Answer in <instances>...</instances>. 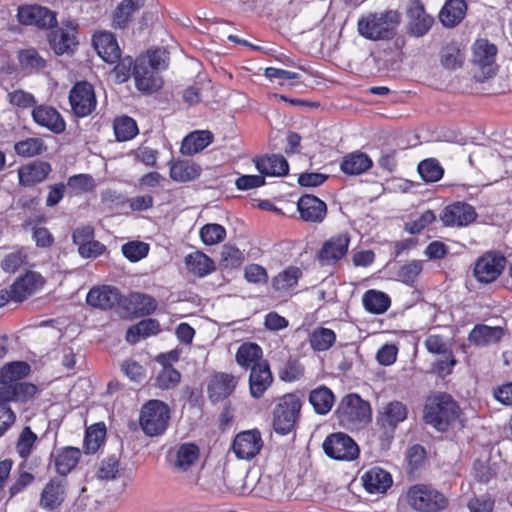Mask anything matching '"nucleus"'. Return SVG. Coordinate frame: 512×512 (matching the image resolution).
I'll return each instance as SVG.
<instances>
[{"label": "nucleus", "instance_id": "obj_1", "mask_svg": "<svg viewBox=\"0 0 512 512\" xmlns=\"http://www.w3.org/2000/svg\"><path fill=\"white\" fill-rule=\"evenodd\" d=\"M31 371L30 365L23 361L6 364L0 369V400L26 402L37 393L36 385L21 382Z\"/></svg>", "mask_w": 512, "mask_h": 512}, {"label": "nucleus", "instance_id": "obj_2", "mask_svg": "<svg viewBox=\"0 0 512 512\" xmlns=\"http://www.w3.org/2000/svg\"><path fill=\"white\" fill-rule=\"evenodd\" d=\"M401 14L396 10L369 13L362 16L357 23L359 34L371 41L391 40L397 34Z\"/></svg>", "mask_w": 512, "mask_h": 512}, {"label": "nucleus", "instance_id": "obj_3", "mask_svg": "<svg viewBox=\"0 0 512 512\" xmlns=\"http://www.w3.org/2000/svg\"><path fill=\"white\" fill-rule=\"evenodd\" d=\"M339 424L348 430H359L372 419L371 406L357 394L344 396L335 411Z\"/></svg>", "mask_w": 512, "mask_h": 512}, {"label": "nucleus", "instance_id": "obj_4", "mask_svg": "<svg viewBox=\"0 0 512 512\" xmlns=\"http://www.w3.org/2000/svg\"><path fill=\"white\" fill-rule=\"evenodd\" d=\"M170 420V407L161 400L151 399L141 407L139 425L148 437H158L164 434L169 427Z\"/></svg>", "mask_w": 512, "mask_h": 512}, {"label": "nucleus", "instance_id": "obj_5", "mask_svg": "<svg viewBox=\"0 0 512 512\" xmlns=\"http://www.w3.org/2000/svg\"><path fill=\"white\" fill-rule=\"evenodd\" d=\"M407 503L418 512H441L449 505L448 498L430 484H415L406 494Z\"/></svg>", "mask_w": 512, "mask_h": 512}, {"label": "nucleus", "instance_id": "obj_6", "mask_svg": "<svg viewBox=\"0 0 512 512\" xmlns=\"http://www.w3.org/2000/svg\"><path fill=\"white\" fill-rule=\"evenodd\" d=\"M458 405L448 394L434 396L425 406L424 421L438 431H446L457 417Z\"/></svg>", "mask_w": 512, "mask_h": 512}, {"label": "nucleus", "instance_id": "obj_7", "mask_svg": "<svg viewBox=\"0 0 512 512\" xmlns=\"http://www.w3.org/2000/svg\"><path fill=\"white\" fill-rule=\"evenodd\" d=\"M301 406V400L295 394H286L279 399L273 411V428L276 433L286 435L294 430Z\"/></svg>", "mask_w": 512, "mask_h": 512}, {"label": "nucleus", "instance_id": "obj_8", "mask_svg": "<svg viewBox=\"0 0 512 512\" xmlns=\"http://www.w3.org/2000/svg\"><path fill=\"white\" fill-rule=\"evenodd\" d=\"M322 447L328 457L339 461H353L360 452L357 443L343 432L328 435Z\"/></svg>", "mask_w": 512, "mask_h": 512}, {"label": "nucleus", "instance_id": "obj_9", "mask_svg": "<svg viewBox=\"0 0 512 512\" xmlns=\"http://www.w3.org/2000/svg\"><path fill=\"white\" fill-rule=\"evenodd\" d=\"M507 260L500 252L489 251L478 258L474 267V276L481 283L494 282L505 269Z\"/></svg>", "mask_w": 512, "mask_h": 512}, {"label": "nucleus", "instance_id": "obj_10", "mask_svg": "<svg viewBox=\"0 0 512 512\" xmlns=\"http://www.w3.org/2000/svg\"><path fill=\"white\" fill-rule=\"evenodd\" d=\"M69 102L77 117L90 115L97 106L94 87L86 81L77 82L70 90Z\"/></svg>", "mask_w": 512, "mask_h": 512}, {"label": "nucleus", "instance_id": "obj_11", "mask_svg": "<svg viewBox=\"0 0 512 512\" xmlns=\"http://www.w3.org/2000/svg\"><path fill=\"white\" fill-rule=\"evenodd\" d=\"M18 20L23 25H35L39 28H52L57 24L56 13L40 5L20 6Z\"/></svg>", "mask_w": 512, "mask_h": 512}, {"label": "nucleus", "instance_id": "obj_12", "mask_svg": "<svg viewBox=\"0 0 512 512\" xmlns=\"http://www.w3.org/2000/svg\"><path fill=\"white\" fill-rule=\"evenodd\" d=\"M496 54L497 47L486 39H479L475 42L472 62L481 69L484 79L491 78L496 73Z\"/></svg>", "mask_w": 512, "mask_h": 512}, {"label": "nucleus", "instance_id": "obj_13", "mask_svg": "<svg viewBox=\"0 0 512 512\" xmlns=\"http://www.w3.org/2000/svg\"><path fill=\"white\" fill-rule=\"evenodd\" d=\"M263 447L261 433L257 430L243 431L233 441V451L239 459L251 460Z\"/></svg>", "mask_w": 512, "mask_h": 512}, {"label": "nucleus", "instance_id": "obj_14", "mask_svg": "<svg viewBox=\"0 0 512 512\" xmlns=\"http://www.w3.org/2000/svg\"><path fill=\"white\" fill-rule=\"evenodd\" d=\"M66 494V480L52 478L45 484L40 494L39 506L47 512H53L65 501Z\"/></svg>", "mask_w": 512, "mask_h": 512}, {"label": "nucleus", "instance_id": "obj_15", "mask_svg": "<svg viewBox=\"0 0 512 512\" xmlns=\"http://www.w3.org/2000/svg\"><path fill=\"white\" fill-rule=\"evenodd\" d=\"M408 30L415 37H422L431 29L434 18L425 11L421 0H412L407 9Z\"/></svg>", "mask_w": 512, "mask_h": 512}, {"label": "nucleus", "instance_id": "obj_16", "mask_svg": "<svg viewBox=\"0 0 512 512\" xmlns=\"http://www.w3.org/2000/svg\"><path fill=\"white\" fill-rule=\"evenodd\" d=\"M476 218L474 207L465 202H454L446 206L440 215V220L445 226H467Z\"/></svg>", "mask_w": 512, "mask_h": 512}, {"label": "nucleus", "instance_id": "obj_17", "mask_svg": "<svg viewBox=\"0 0 512 512\" xmlns=\"http://www.w3.org/2000/svg\"><path fill=\"white\" fill-rule=\"evenodd\" d=\"M349 242L350 238L346 233L325 241L317 256L321 266L331 265L342 259L348 251Z\"/></svg>", "mask_w": 512, "mask_h": 512}, {"label": "nucleus", "instance_id": "obj_18", "mask_svg": "<svg viewBox=\"0 0 512 512\" xmlns=\"http://www.w3.org/2000/svg\"><path fill=\"white\" fill-rule=\"evenodd\" d=\"M122 301V295L118 288L103 285L93 287L87 294L86 302L93 308L109 310L119 305Z\"/></svg>", "mask_w": 512, "mask_h": 512}, {"label": "nucleus", "instance_id": "obj_19", "mask_svg": "<svg viewBox=\"0 0 512 512\" xmlns=\"http://www.w3.org/2000/svg\"><path fill=\"white\" fill-rule=\"evenodd\" d=\"M33 120L54 134H61L66 129V123L61 114L52 106L38 105L32 110Z\"/></svg>", "mask_w": 512, "mask_h": 512}, {"label": "nucleus", "instance_id": "obj_20", "mask_svg": "<svg viewBox=\"0 0 512 512\" xmlns=\"http://www.w3.org/2000/svg\"><path fill=\"white\" fill-rule=\"evenodd\" d=\"M297 209L302 220L306 222L320 223L327 214V205L318 197L305 194L297 202Z\"/></svg>", "mask_w": 512, "mask_h": 512}, {"label": "nucleus", "instance_id": "obj_21", "mask_svg": "<svg viewBox=\"0 0 512 512\" xmlns=\"http://www.w3.org/2000/svg\"><path fill=\"white\" fill-rule=\"evenodd\" d=\"M92 43L97 54L107 63L114 64L119 60L121 50L116 37L111 32L95 33Z\"/></svg>", "mask_w": 512, "mask_h": 512}, {"label": "nucleus", "instance_id": "obj_22", "mask_svg": "<svg viewBox=\"0 0 512 512\" xmlns=\"http://www.w3.org/2000/svg\"><path fill=\"white\" fill-rule=\"evenodd\" d=\"M237 385L236 378L228 373L214 374L207 387L209 399L212 402H219L228 398L235 390Z\"/></svg>", "mask_w": 512, "mask_h": 512}, {"label": "nucleus", "instance_id": "obj_23", "mask_svg": "<svg viewBox=\"0 0 512 512\" xmlns=\"http://www.w3.org/2000/svg\"><path fill=\"white\" fill-rule=\"evenodd\" d=\"M133 76L136 87L143 92H154L161 88L162 81L157 75V70L145 64V61H135Z\"/></svg>", "mask_w": 512, "mask_h": 512}, {"label": "nucleus", "instance_id": "obj_24", "mask_svg": "<svg viewBox=\"0 0 512 512\" xmlns=\"http://www.w3.org/2000/svg\"><path fill=\"white\" fill-rule=\"evenodd\" d=\"M273 376L268 362H260L251 369L249 376V388L252 397L258 399L270 387Z\"/></svg>", "mask_w": 512, "mask_h": 512}, {"label": "nucleus", "instance_id": "obj_25", "mask_svg": "<svg viewBox=\"0 0 512 512\" xmlns=\"http://www.w3.org/2000/svg\"><path fill=\"white\" fill-rule=\"evenodd\" d=\"M44 283L45 280L42 275L35 271H29L24 276L19 277L12 284L15 302H23L38 288L42 287Z\"/></svg>", "mask_w": 512, "mask_h": 512}, {"label": "nucleus", "instance_id": "obj_26", "mask_svg": "<svg viewBox=\"0 0 512 512\" xmlns=\"http://www.w3.org/2000/svg\"><path fill=\"white\" fill-rule=\"evenodd\" d=\"M52 167L46 161H34L18 170L19 183L22 186H33L43 182L51 173Z\"/></svg>", "mask_w": 512, "mask_h": 512}, {"label": "nucleus", "instance_id": "obj_27", "mask_svg": "<svg viewBox=\"0 0 512 512\" xmlns=\"http://www.w3.org/2000/svg\"><path fill=\"white\" fill-rule=\"evenodd\" d=\"M254 162L257 170L263 176H284L289 171L288 162L281 154L256 157Z\"/></svg>", "mask_w": 512, "mask_h": 512}, {"label": "nucleus", "instance_id": "obj_28", "mask_svg": "<svg viewBox=\"0 0 512 512\" xmlns=\"http://www.w3.org/2000/svg\"><path fill=\"white\" fill-rule=\"evenodd\" d=\"M363 486L369 493H384L392 485L390 473L379 467H373L362 476Z\"/></svg>", "mask_w": 512, "mask_h": 512}, {"label": "nucleus", "instance_id": "obj_29", "mask_svg": "<svg viewBox=\"0 0 512 512\" xmlns=\"http://www.w3.org/2000/svg\"><path fill=\"white\" fill-rule=\"evenodd\" d=\"M251 492L265 499H279L283 494L281 481L270 474H261Z\"/></svg>", "mask_w": 512, "mask_h": 512}, {"label": "nucleus", "instance_id": "obj_30", "mask_svg": "<svg viewBox=\"0 0 512 512\" xmlns=\"http://www.w3.org/2000/svg\"><path fill=\"white\" fill-rule=\"evenodd\" d=\"M50 47L57 55L72 53L76 48L78 41L76 34L66 31L64 28L52 30L49 34Z\"/></svg>", "mask_w": 512, "mask_h": 512}, {"label": "nucleus", "instance_id": "obj_31", "mask_svg": "<svg viewBox=\"0 0 512 512\" xmlns=\"http://www.w3.org/2000/svg\"><path fill=\"white\" fill-rule=\"evenodd\" d=\"M53 456L56 471L60 475L66 476L77 466L81 451L78 448L68 446L58 449Z\"/></svg>", "mask_w": 512, "mask_h": 512}, {"label": "nucleus", "instance_id": "obj_32", "mask_svg": "<svg viewBox=\"0 0 512 512\" xmlns=\"http://www.w3.org/2000/svg\"><path fill=\"white\" fill-rule=\"evenodd\" d=\"M503 336L501 327L487 326L485 324H477L470 331L468 340L476 346H487L491 343L499 342Z\"/></svg>", "mask_w": 512, "mask_h": 512}, {"label": "nucleus", "instance_id": "obj_33", "mask_svg": "<svg viewBox=\"0 0 512 512\" xmlns=\"http://www.w3.org/2000/svg\"><path fill=\"white\" fill-rule=\"evenodd\" d=\"M467 5L465 0H448L439 13V19L445 27H455L465 17Z\"/></svg>", "mask_w": 512, "mask_h": 512}, {"label": "nucleus", "instance_id": "obj_34", "mask_svg": "<svg viewBox=\"0 0 512 512\" xmlns=\"http://www.w3.org/2000/svg\"><path fill=\"white\" fill-rule=\"evenodd\" d=\"M213 141V134L208 130L194 131L182 141L180 151L183 155H194L204 150Z\"/></svg>", "mask_w": 512, "mask_h": 512}, {"label": "nucleus", "instance_id": "obj_35", "mask_svg": "<svg viewBox=\"0 0 512 512\" xmlns=\"http://www.w3.org/2000/svg\"><path fill=\"white\" fill-rule=\"evenodd\" d=\"M372 165L373 162L367 154L356 151L343 157L340 168L347 175H360L369 170Z\"/></svg>", "mask_w": 512, "mask_h": 512}, {"label": "nucleus", "instance_id": "obj_36", "mask_svg": "<svg viewBox=\"0 0 512 512\" xmlns=\"http://www.w3.org/2000/svg\"><path fill=\"white\" fill-rule=\"evenodd\" d=\"M263 351L259 345L252 342H246L239 346L235 359L239 366L248 369L260 364V362H267L262 359Z\"/></svg>", "mask_w": 512, "mask_h": 512}, {"label": "nucleus", "instance_id": "obj_37", "mask_svg": "<svg viewBox=\"0 0 512 512\" xmlns=\"http://www.w3.org/2000/svg\"><path fill=\"white\" fill-rule=\"evenodd\" d=\"M201 167L190 160H176L170 163V177L176 182H188L196 179Z\"/></svg>", "mask_w": 512, "mask_h": 512}, {"label": "nucleus", "instance_id": "obj_38", "mask_svg": "<svg viewBox=\"0 0 512 512\" xmlns=\"http://www.w3.org/2000/svg\"><path fill=\"white\" fill-rule=\"evenodd\" d=\"M187 269L198 277H204L215 270L214 262L205 253L196 251L185 257Z\"/></svg>", "mask_w": 512, "mask_h": 512}, {"label": "nucleus", "instance_id": "obj_39", "mask_svg": "<svg viewBox=\"0 0 512 512\" xmlns=\"http://www.w3.org/2000/svg\"><path fill=\"white\" fill-rule=\"evenodd\" d=\"M159 331V322L156 319L147 318L128 328L126 341L130 344H136L141 338L155 335Z\"/></svg>", "mask_w": 512, "mask_h": 512}, {"label": "nucleus", "instance_id": "obj_40", "mask_svg": "<svg viewBox=\"0 0 512 512\" xmlns=\"http://www.w3.org/2000/svg\"><path fill=\"white\" fill-rule=\"evenodd\" d=\"M362 302L365 309L373 314H383L391 305L389 296L377 290L366 291L363 295Z\"/></svg>", "mask_w": 512, "mask_h": 512}, {"label": "nucleus", "instance_id": "obj_41", "mask_svg": "<svg viewBox=\"0 0 512 512\" xmlns=\"http://www.w3.org/2000/svg\"><path fill=\"white\" fill-rule=\"evenodd\" d=\"M406 417V406L402 402L393 401L384 407V411L379 421H381L382 426L389 427L393 430L400 422L404 421Z\"/></svg>", "mask_w": 512, "mask_h": 512}, {"label": "nucleus", "instance_id": "obj_42", "mask_svg": "<svg viewBox=\"0 0 512 512\" xmlns=\"http://www.w3.org/2000/svg\"><path fill=\"white\" fill-rule=\"evenodd\" d=\"M143 6L140 0H123L116 7L113 15V25L116 28H125L132 15Z\"/></svg>", "mask_w": 512, "mask_h": 512}, {"label": "nucleus", "instance_id": "obj_43", "mask_svg": "<svg viewBox=\"0 0 512 512\" xmlns=\"http://www.w3.org/2000/svg\"><path fill=\"white\" fill-rule=\"evenodd\" d=\"M309 402L313 406L316 413L325 415L331 410L333 406L334 395L329 388L322 386L310 392Z\"/></svg>", "mask_w": 512, "mask_h": 512}, {"label": "nucleus", "instance_id": "obj_44", "mask_svg": "<svg viewBox=\"0 0 512 512\" xmlns=\"http://www.w3.org/2000/svg\"><path fill=\"white\" fill-rule=\"evenodd\" d=\"M129 309L139 316H146L153 313L157 307L156 300L147 294L134 292L128 299Z\"/></svg>", "mask_w": 512, "mask_h": 512}, {"label": "nucleus", "instance_id": "obj_45", "mask_svg": "<svg viewBox=\"0 0 512 512\" xmlns=\"http://www.w3.org/2000/svg\"><path fill=\"white\" fill-rule=\"evenodd\" d=\"M441 65L449 70H455L462 67L464 62V53L457 43L452 42L445 45L440 52Z\"/></svg>", "mask_w": 512, "mask_h": 512}, {"label": "nucleus", "instance_id": "obj_46", "mask_svg": "<svg viewBox=\"0 0 512 512\" xmlns=\"http://www.w3.org/2000/svg\"><path fill=\"white\" fill-rule=\"evenodd\" d=\"M115 137L118 141H128L138 134L136 121L129 116L117 117L113 124Z\"/></svg>", "mask_w": 512, "mask_h": 512}, {"label": "nucleus", "instance_id": "obj_47", "mask_svg": "<svg viewBox=\"0 0 512 512\" xmlns=\"http://www.w3.org/2000/svg\"><path fill=\"white\" fill-rule=\"evenodd\" d=\"M335 340L334 331L324 327L316 328L309 337L310 345L315 351L328 350L335 343Z\"/></svg>", "mask_w": 512, "mask_h": 512}, {"label": "nucleus", "instance_id": "obj_48", "mask_svg": "<svg viewBox=\"0 0 512 512\" xmlns=\"http://www.w3.org/2000/svg\"><path fill=\"white\" fill-rule=\"evenodd\" d=\"M301 276L302 271L298 267L290 266L274 277L273 288L277 291H286L294 287Z\"/></svg>", "mask_w": 512, "mask_h": 512}, {"label": "nucleus", "instance_id": "obj_49", "mask_svg": "<svg viewBox=\"0 0 512 512\" xmlns=\"http://www.w3.org/2000/svg\"><path fill=\"white\" fill-rule=\"evenodd\" d=\"M47 147L41 138H27L15 143V152L22 157H34L41 155Z\"/></svg>", "mask_w": 512, "mask_h": 512}, {"label": "nucleus", "instance_id": "obj_50", "mask_svg": "<svg viewBox=\"0 0 512 512\" xmlns=\"http://www.w3.org/2000/svg\"><path fill=\"white\" fill-rule=\"evenodd\" d=\"M418 173L425 182H437L444 173V169L434 158L423 160L418 165Z\"/></svg>", "mask_w": 512, "mask_h": 512}, {"label": "nucleus", "instance_id": "obj_51", "mask_svg": "<svg viewBox=\"0 0 512 512\" xmlns=\"http://www.w3.org/2000/svg\"><path fill=\"white\" fill-rule=\"evenodd\" d=\"M106 435L104 424H95L89 427L84 438V448L86 453H95Z\"/></svg>", "mask_w": 512, "mask_h": 512}, {"label": "nucleus", "instance_id": "obj_52", "mask_svg": "<svg viewBox=\"0 0 512 512\" xmlns=\"http://www.w3.org/2000/svg\"><path fill=\"white\" fill-rule=\"evenodd\" d=\"M199 457V448L193 443L182 444L177 451L176 467L187 470Z\"/></svg>", "mask_w": 512, "mask_h": 512}, {"label": "nucleus", "instance_id": "obj_53", "mask_svg": "<svg viewBox=\"0 0 512 512\" xmlns=\"http://www.w3.org/2000/svg\"><path fill=\"white\" fill-rule=\"evenodd\" d=\"M180 379V372L173 368L171 363L164 362L162 370L156 377V386L160 389H172L179 384Z\"/></svg>", "mask_w": 512, "mask_h": 512}, {"label": "nucleus", "instance_id": "obj_54", "mask_svg": "<svg viewBox=\"0 0 512 512\" xmlns=\"http://www.w3.org/2000/svg\"><path fill=\"white\" fill-rule=\"evenodd\" d=\"M200 238L205 245H215L222 242L226 237L225 228L216 223H209L200 229Z\"/></svg>", "mask_w": 512, "mask_h": 512}, {"label": "nucleus", "instance_id": "obj_55", "mask_svg": "<svg viewBox=\"0 0 512 512\" xmlns=\"http://www.w3.org/2000/svg\"><path fill=\"white\" fill-rule=\"evenodd\" d=\"M120 463L116 456L103 459L97 469L96 477L100 480H115L120 474Z\"/></svg>", "mask_w": 512, "mask_h": 512}, {"label": "nucleus", "instance_id": "obj_56", "mask_svg": "<svg viewBox=\"0 0 512 512\" xmlns=\"http://www.w3.org/2000/svg\"><path fill=\"white\" fill-rule=\"evenodd\" d=\"M244 260L243 253L236 247L224 245L221 251L220 265L225 269L239 267Z\"/></svg>", "mask_w": 512, "mask_h": 512}, {"label": "nucleus", "instance_id": "obj_57", "mask_svg": "<svg viewBox=\"0 0 512 512\" xmlns=\"http://www.w3.org/2000/svg\"><path fill=\"white\" fill-rule=\"evenodd\" d=\"M423 269V263L420 260H412L411 262L400 267L397 277L403 283L413 286L418 275Z\"/></svg>", "mask_w": 512, "mask_h": 512}, {"label": "nucleus", "instance_id": "obj_58", "mask_svg": "<svg viewBox=\"0 0 512 512\" xmlns=\"http://www.w3.org/2000/svg\"><path fill=\"white\" fill-rule=\"evenodd\" d=\"M149 245L141 241H130L122 246L123 255L131 262H137L148 255Z\"/></svg>", "mask_w": 512, "mask_h": 512}, {"label": "nucleus", "instance_id": "obj_59", "mask_svg": "<svg viewBox=\"0 0 512 512\" xmlns=\"http://www.w3.org/2000/svg\"><path fill=\"white\" fill-rule=\"evenodd\" d=\"M37 440V435L29 426L23 428L17 440L16 449L21 458H27Z\"/></svg>", "mask_w": 512, "mask_h": 512}, {"label": "nucleus", "instance_id": "obj_60", "mask_svg": "<svg viewBox=\"0 0 512 512\" xmlns=\"http://www.w3.org/2000/svg\"><path fill=\"white\" fill-rule=\"evenodd\" d=\"M27 254L23 248L7 254L1 261V268L7 273H15L26 261Z\"/></svg>", "mask_w": 512, "mask_h": 512}, {"label": "nucleus", "instance_id": "obj_61", "mask_svg": "<svg viewBox=\"0 0 512 512\" xmlns=\"http://www.w3.org/2000/svg\"><path fill=\"white\" fill-rule=\"evenodd\" d=\"M116 63L113 69L115 79L118 83H124L133 75L135 62L131 56H126L123 58L120 57Z\"/></svg>", "mask_w": 512, "mask_h": 512}, {"label": "nucleus", "instance_id": "obj_62", "mask_svg": "<svg viewBox=\"0 0 512 512\" xmlns=\"http://www.w3.org/2000/svg\"><path fill=\"white\" fill-rule=\"evenodd\" d=\"M19 62L24 69H41L45 67V60L35 49H26L19 53Z\"/></svg>", "mask_w": 512, "mask_h": 512}, {"label": "nucleus", "instance_id": "obj_63", "mask_svg": "<svg viewBox=\"0 0 512 512\" xmlns=\"http://www.w3.org/2000/svg\"><path fill=\"white\" fill-rule=\"evenodd\" d=\"M121 371L131 380L134 382H141L146 377V370L145 368L140 365L135 360H125L121 364Z\"/></svg>", "mask_w": 512, "mask_h": 512}, {"label": "nucleus", "instance_id": "obj_64", "mask_svg": "<svg viewBox=\"0 0 512 512\" xmlns=\"http://www.w3.org/2000/svg\"><path fill=\"white\" fill-rule=\"evenodd\" d=\"M67 186L78 192H88L95 187V182L89 174H77L69 177Z\"/></svg>", "mask_w": 512, "mask_h": 512}]
</instances>
